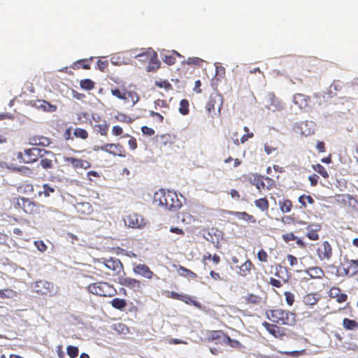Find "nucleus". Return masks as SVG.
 Wrapping results in <instances>:
<instances>
[{"label":"nucleus","mask_w":358,"mask_h":358,"mask_svg":"<svg viewBox=\"0 0 358 358\" xmlns=\"http://www.w3.org/2000/svg\"><path fill=\"white\" fill-rule=\"evenodd\" d=\"M267 315L273 322L289 326L294 325L295 323V315L289 311L276 309L268 312Z\"/></svg>","instance_id":"obj_1"},{"label":"nucleus","mask_w":358,"mask_h":358,"mask_svg":"<svg viewBox=\"0 0 358 358\" xmlns=\"http://www.w3.org/2000/svg\"><path fill=\"white\" fill-rule=\"evenodd\" d=\"M89 292L101 296H113L116 290L113 285L106 282H97L88 285Z\"/></svg>","instance_id":"obj_2"},{"label":"nucleus","mask_w":358,"mask_h":358,"mask_svg":"<svg viewBox=\"0 0 358 358\" xmlns=\"http://www.w3.org/2000/svg\"><path fill=\"white\" fill-rule=\"evenodd\" d=\"M45 152V150L32 148L24 150V157H23L22 152H19L17 157L22 159L24 163H32L37 161L38 157H43Z\"/></svg>","instance_id":"obj_3"},{"label":"nucleus","mask_w":358,"mask_h":358,"mask_svg":"<svg viewBox=\"0 0 358 358\" xmlns=\"http://www.w3.org/2000/svg\"><path fill=\"white\" fill-rule=\"evenodd\" d=\"M182 206V202L178 198L176 192L167 190L166 194V200L164 202V206L166 209L171 211H177Z\"/></svg>","instance_id":"obj_4"},{"label":"nucleus","mask_w":358,"mask_h":358,"mask_svg":"<svg viewBox=\"0 0 358 358\" xmlns=\"http://www.w3.org/2000/svg\"><path fill=\"white\" fill-rule=\"evenodd\" d=\"M32 289L35 292L40 294L52 296L55 294L54 284L45 280L36 281L32 286Z\"/></svg>","instance_id":"obj_5"},{"label":"nucleus","mask_w":358,"mask_h":358,"mask_svg":"<svg viewBox=\"0 0 358 358\" xmlns=\"http://www.w3.org/2000/svg\"><path fill=\"white\" fill-rule=\"evenodd\" d=\"M124 224L134 229H142L146 224L143 217L136 213H131L124 218Z\"/></svg>","instance_id":"obj_6"},{"label":"nucleus","mask_w":358,"mask_h":358,"mask_svg":"<svg viewBox=\"0 0 358 358\" xmlns=\"http://www.w3.org/2000/svg\"><path fill=\"white\" fill-rule=\"evenodd\" d=\"M265 107L271 112L282 110L284 106L280 101L273 93H268L265 98Z\"/></svg>","instance_id":"obj_7"},{"label":"nucleus","mask_w":358,"mask_h":358,"mask_svg":"<svg viewBox=\"0 0 358 358\" xmlns=\"http://www.w3.org/2000/svg\"><path fill=\"white\" fill-rule=\"evenodd\" d=\"M94 150H101L113 156L125 157L124 150L120 144L108 143L101 147H94Z\"/></svg>","instance_id":"obj_8"},{"label":"nucleus","mask_w":358,"mask_h":358,"mask_svg":"<svg viewBox=\"0 0 358 358\" xmlns=\"http://www.w3.org/2000/svg\"><path fill=\"white\" fill-rule=\"evenodd\" d=\"M133 272L145 279L152 280L154 277H158L150 269V268L144 264H134Z\"/></svg>","instance_id":"obj_9"},{"label":"nucleus","mask_w":358,"mask_h":358,"mask_svg":"<svg viewBox=\"0 0 358 358\" xmlns=\"http://www.w3.org/2000/svg\"><path fill=\"white\" fill-rule=\"evenodd\" d=\"M358 273V268L352 263V260H346L341 262L338 268H337V273L338 275H350L352 276Z\"/></svg>","instance_id":"obj_10"},{"label":"nucleus","mask_w":358,"mask_h":358,"mask_svg":"<svg viewBox=\"0 0 358 358\" xmlns=\"http://www.w3.org/2000/svg\"><path fill=\"white\" fill-rule=\"evenodd\" d=\"M17 203L27 213L34 214L39 213L40 205L29 199L21 198Z\"/></svg>","instance_id":"obj_11"},{"label":"nucleus","mask_w":358,"mask_h":358,"mask_svg":"<svg viewBox=\"0 0 358 358\" xmlns=\"http://www.w3.org/2000/svg\"><path fill=\"white\" fill-rule=\"evenodd\" d=\"M217 103H219V106L217 108V112L219 114H220L222 107V96L218 94L210 95L209 101H208V103L206 106V109L208 111L209 115L212 116V112H214L215 106Z\"/></svg>","instance_id":"obj_12"},{"label":"nucleus","mask_w":358,"mask_h":358,"mask_svg":"<svg viewBox=\"0 0 358 358\" xmlns=\"http://www.w3.org/2000/svg\"><path fill=\"white\" fill-rule=\"evenodd\" d=\"M119 283L136 292H139L142 289L141 282L138 280L130 277L120 278Z\"/></svg>","instance_id":"obj_13"},{"label":"nucleus","mask_w":358,"mask_h":358,"mask_svg":"<svg viewBox=\"0 0 358 358\" xmlns=\"http://www.w3.org/2000/svg\"><path fill=\"white\" fill-rule=\"evenodd\" d=\"M296 128V131H299L301 134L308 136L314 133L315 124L313 122L305 121L298 123Z\"/></svg>","instance_id":"obj_14"},{"label":"nucleus","mask_w":358,"mask_h":358,"mask_svg":"<svg viewBox=\"0 0 358 358\" xmlns=\"http://www.w3.org/2000/svg\"><path fill=\"white\" fill-rule=\"evenodd\" d=\"M65 162L69 164H71L72 166L75 169L80 168L87 169L90 168V164L86 160L79 159L73 157H66L64 159Z\"/></svg>","instance_id":"obj_15"},{"label":"nucleus","mask_w":358,"mask_h":358,"mask_svg":"<svg viewBox=\"0 0 358 358\" xmlns=\"http://www.w3.org/2000/svg\"><path fill=\"white\" fill-rule=\"evenodd\" d=\"M103 265L109 270L117 271V273L122 270L123 266L120 260L110 258L103 262Z\"/></svg>","instance_id":"obj_16"},{"label":"nucleus","mask_w":358,"mask_h":358,"mask_svg":"<svg viewBox=\"0 0 358 358\" xmlns=\"http://www.w3.org/2000/svg\"><path fill=\"white\" fill-rule=\"evenodd\" d=\"M309 97L303 94H296L293 96V103L300 109L306 108L308 105Z\"/></svg>","instance_id":"obj_17"},{"label":"nucleus","mask_w":358,"mask_h":358,"mask_svg":"<svg viewBox=\"0 0 358 358\" xmlns=\"http://www.w3.org/2000/svg\"><path fill=\"white\" fill-rule=\"evenodd\" d=\"M317 253L322 260L329 259L331 255V248L327 241L323 242L322 246L318 248Z\"/></svg>","instance_id":"obj_18"},{"label":"nucleus","mask_w":358,"mask_h":358,"mask_svg":"<svg viewBox=\"0 0 358 358\" xmlns=\"http://www.w3.org/2000/svg\"><path fill=\"white\" fill-rule=\"evenodd\" d=\"M76 211L83 215H88L93 211L92 205L88 202H80L75 205Z\"/></svg>","instance_id":"obj_19"},{"label":"nucleus","mask_w":358,"mask_h":358,"mask_svg":"<svg viewBox=\"0 0 358 358\" xmlns=\"http://www.w3.org/2000/svg\"><path fill=\"white\" fill-rule=\"evenodd\" d=\"M34 106L38 109H41L43 111L54 112L57 110V106L50 104L49 102L44 100H37L34 102Z\"/></svg>","instance_id":"obj_20"},{"label":"nucleus","mask_w":358,"mask_h":358,"mask_svg":"<svg viewBox=\"0 0 358 358\" xmlns=\"http://www.w3.org/2000/svg\"><path fill=\"white\" fill-rule=\"evenodd\" d=\"M225 213L229 215H234L239 220H242L245 222H250L252 223H255L256 222L255 217L252 215H250L245 212L225 210Z\"/></svg>","instance_id":"obj_21"},{"label":"nucleus","mask_w":358,"mask_h":358,"mask_svg":"<svg viewBox=\"0 0 358 358\" xmlns=\"http://www.w3.org/2000/svg\"><path fill=\"white\" fill-rule=\"evenodd\" d=\"M167 191L165 189H159L155 192L153 196V202L159 206H164V202L166 200V194Z\"/></svg>","instance_id":"obj_22"},{"label":"nucleus","mask_w":358,"mask_h":358,"mask_svg":"<svg viewBox=\"0 0 358 358\" xmlns=\"http://www.w3.org/2000/svg\"><path fill=\"white\" fill-rule=\"evenodd\" d=\"M304 273L311 278H321L324 275V272L320 267L309 268Z\"/></svg>","instance_id":"obj_23"},{"label":"nucleus","mask_w":358,"mask_h":358,"mask_svg":"<svg viewBox=\"0 0 358 358\" xmlns=\"http://www.w3.org/2000/svg\"><path fill=\"white\" fill-rule=\"evenodd\" d=\"M319 300L318 294L316 293L307 294L303 296V302L306 306H313Z\"/></svg>","instance_id":"obj_24"},{"label":"nucleus","mask_w":358,"mask_h":358,"mask_svg":"<svg viewBox=\"0 0 358 358\" xmlns=\"http://www.w3.org/2000/svg\"><path fill=\"white\" fill-rule=\"evenodd\" d=\"M252 266V262L250 260H246L241 266H238L239 271L238 275L241 276H247L250 273L251 267Z\"/></svg>","instance_id":"obj_25"},{"label":"nucleus","mask_w":358,"mask_h":358,"mask_svg":"<svg viewBox=\"0 0 358 358\" xmlns=\"http://www.w3.org/2000/svg\"><path fill=\"white\" fill-rule=\"evenodd\" d=\"M320 227L317 224H311L307 229V236L309 239L315 241L318 239V234L317 231L320 229Z\"/></svg>","instance_id":"obj_26"},{"label":"nucleus","mask_w":358,"mask_h":358,"mask_svg":"<svg viewBox=\"0 0 358 358\" xmlns=\"http://www.w3.org/2000/svg\"><path fill=\"white\" fill-rule=\"evenodd\" d=\"M111 94L119 99L122 100L125 103H128V98L127 96V90L125 89L121 90L115 88L111 90Z\"/></svg>","instance_id":"obj_27"},{"label":"nucleus","mask_w":358,"mask_h":358,"mask_svg":"<svg viewBox=\"0 0 358 358\" xmlns=\"http://www.w3.org/2000/svg\"><path fill=\"white\" fill-rule=\"evenodd\" d=\"M178 273L180 275L194 279L197 277L196 274L193 271L185 268L184 266H180L178 268Z\"/></svg>","instance_id":"obj_28"},{"label":"nucleus","mask_w":358,"mask_h":358,"mask_svg":"<svg viewBox=\"0 0 358 358\" xmlns=\"http://www.w3.org/2000/svg\"><path fill=\"white\" fill-rule=\"evenodd\" d=\"M112 329L116 332L122 334H127L129 331L128 327L121 322L115 323L112 325Z\"/></svg>","instance_id":"obj_29"},{"label":"nucleus","mask_w":358,"mask_h":358,"mask_svg":"<svg viewBox=\"0 0 358 358\" xmlns=\"http://www.w3.org/2000/svg\"><path fill=\"white\" fill-rule=\"evenodd\" d=\"M264 325L266 327V330L275 338L280 337L281 336L280 329L275 325L268 324L266 322H265Z\"/></svg>","instance_id":"obj_30"},{"label":"nucleus","mask_w":358,"mask_h":358,"mask_svg":"<svg viewBox=\"0 0 358 358\" xmlns=\"http://www.w3.org/2000/svg\"><path fill=\"white\" fill-rule=\"evenodd\" d=\"M17 296V292L12 289H0V299H13Z\"/></svg>","instance_id":"obj_31"},{"label":"nucleus","mask_w":358,"mask_h":358,"mask_svg":"<svg viewBox=\"0 0 358 358\" xmlns=\"http://www.w3.org/2000/svg\"><path fill=\"white\" fill-rule=\"evenodd\" d=\"M343 325L347 330H354L358 329V322L353 320L345 318L343 321Z\"/></svg>","instance_id":"obj_32"},{"label":"nucleus","mask_w":358,"mask_h":358,"mask_svg":"<svg viewBox=\"0 0 358 358\" xmlns=\"http://www.w3.org/2000/svg\"><path fill=\"white\" fill-rule=\"evenodd\" d=\"M255 204L256 207H257L259 209H260L262 211L267 210L268 208V201L264 198L257 199L255 201Z\"/></svg>","instance_id":"obj_33"},{"label":"nucleus","mask_w":358,"mask_h":358,"mask_svg":"<svg viewBox=\"0 0 358 358\" xmlns=\"http://www.w3.org/2000/svg\"><path fill=\"white\" fill-rule=\"evenodd\" d=\"M127 96L128 98V103L131 102L132 106H134L140 99L138 94L134 91L127 90Z\"/></svg>","instance_id":"obj_34"},{"label":"nucleus","mask_w":358,"mask_h":358,"mask_svg":"<svg viewBox=\"0 0 358 358\" xmlns=\"http://www.w3.org/2000/svg\"><path fill=\"white\" fill-rule=\"evenodd\" d=\"M111 305L116 309L122 310L126 306V301L124 299L115 298L111 301Z\"/></svg>","instance_id":"obj_35"},{"label":"nucleus","mask_w":358,"mask_h":358,"mask_svg":"<svg viewBox=\"0 0 358 358\" xmlns=\"http://www.w3.org/2000/svg\"><path fill=\"white\" fill-rule=\"evenodd\" d=\"M280 208L283 213H289L292 209V202L289 200H285L282 202H280Z\"/></svg>","instance_id":"obj_36"},{"label":"nucleus","mask_w":358,"mask_h":358,"mask_svg":"<svg viewBox=\"0 0 358 358\" xmlns=\"http://www.w3.org/2000/svg\"><path fill=\"white\" fill-rule=\"evenodd\" d=\"M179 112L183 115H187L189 113V102L186 99H182L180 102Z\"/></svg>","instance_id":"obj_37"},{"label":"nucleus","mask_w":358,"mask_h":358,"mask_svg":"<svg viewBox=\"0 0 358 358\" xmlns=\"http://www.w3.org/2000/svg\"><path fill=\"white\" fill-rule=\"evenodd\" d=\"M159 142L164 146H166L169 144H171L173 143L171 135L168 134L161 135L159 136Z\"/></svg>","instance_id":"obj_38"},{"label":"nucleus","mask_w":358,"mask_h":358,"mask_svg":"<svg viewBox=\"0 0 358 358\" xmlns=\"http://www.w3.org/2000/svg\"><path fill=\"white\" fill-rule=\"evenodd\" d=\"M80 86L85 90H92L94 88V83L90 79H85L80 81Z\"/></svg>","instance_id":"obj_39"},{"label":"nucleus","mask_w":358,"mask_h":358,"mask_svg":"<svg viewBox=\"0 0 358 358\" xmlns=\"http://www.w3.org/2000/svg\"><path fill=\"white\" fill-rule=\"evenodd\" d=\"M73 134L75 135L76 137L80 138L82 139H85L88 136L87 132L85 129H80V128H76L74 130Z\"/></svg>","instance_id":"obj_40"},{"label":"nucleus","mask_w":358,"mask_h":358,"mask_svg":"<svg viewBox=\"0 0 358 358\" xmlns=\"http://www.w3.org/2000/svg\"><path fill=\"white\" fill-rule=\"evenodd\" d=\"M222 336V333L219 331H213L208 333L207 338L209 341H213L216 339H220Z\"/></svg>","instance_id":"obj_41"},{"label":"nucleus","mask_w":358,"mask_h":358,"mask_svg":"<svg viewBox=\"0 0 358 358\" xmlns=\"http://www.w3.org/2000/svg\"><path fill=\"white\" fill-rule=\"evenodd\" d=\"M66 350L69 356L71 358H75L78 355V348L76 346L69 345Z\"/></svg>","instance_id":"obj_42"},{"label":"nucleus","mask_w":358,"mask_h":358,"mask_svg":"<svg viewBox=\"0 0 358 358\" xmlns=\"http://www.w3.org/2000/svg\"><path fill=\"white\" fill-rule=\"evenodd\" d=\"M223 342L232 348H238L241 345V343L238 341L231 340L229 337L227 336H223Z\"/></svg>","instance_id":"obj_43"},{"label":"nucleus","mask_w":358,"mask_h":358,"mask_svg":"<svg viewBox=\"0 0 358 358\" xmlns=\"http://www.w3.org/2000/svg\"><path fill=\"white\" fill-rule=\"evenodd\" d=\"M299 202L303 206H306V203H313V199L310 196L302 195L299 197Z\"/></svg>","instance_id":"obj_44"},{"label":"nucleus","mask_w":358,"mask_h":358,"mask_svg":"<svg viewBox=\"0 0 358 358\" xmlns=\"http://www.w3.org/2000/svg\"><path fill=\"white\" fill-rule=\"evenodd\" d=\"M253 184L256 186L258 189L262 188H264L266 187V184L264 183L263 178L262 177H257L254 178Z\"/></svg>","instance_id":"obj_45"},{"label":"nucleus","mask_w":358,"mask_h":358,"mask_svg":"<svg viewBox=\"0 0 358 358\" xmlns=\"http://www.w3.org/2000/svg\"><path fill=\"white\" fill-rule=\"evenodd\" d=\"M162 59L165 63L169 65L173 64L176 62L175 58L172 55L168 54L162 55Z\"/></svg>","instance_id":"obj_46"},{"label":"nucleus","mask_w":358,"mask_h":358,"mask_svg":"<svg viewBox=\"0 0 358 358\" xmlns=\"http://www.w3.org/2000/svg\"><path fill=\"white\" fill-rule=\"evenodd\" d=\"M34 245L37 248V249L41 252H43L47 250L46 245L42 241H34Z\"/></svg>","instance_id":"obj_47"},{"label":"nucleus","mask_w":358,"mask_h":358,"mask_svg":"<svg viewBox=\"0 0 358 358\" xmlns=\"http://www.w3.org/2000/svg\"><path fill=\"white\" fill-rule=\"evenodd\" d=\"M285 299L289 306H292L294 301V296L292 293L289 292H285Z\"/></svg>","instance_id":"obj_48"},{"label":"nucleus","mask_w":358,"mask_h":358,"mask_svg":"<svg viewBox=\"0 0 358 358\" xmlns=\"http://www.w3.org/2000/svg\"><path fill=\"white\" fill-rule=\"evenodd\" d=\"M257 258L260 262H266L268 260L267 253L264 250H261L257 253Z\"/></svg>","instance_id":"obj_49"},{"label":"nucleus","mask_w":358,"mask_h":358,"mask_svg":"<svg viewBox=\"0 0 358 358\" xmlns=\"http://www.w3.org/2000/svg\"><path fill=\"white\" fill-rule=\"evenodd\" d=\"M40 164H41V166L43 169H47L51 168V166L52 165V160L51 159H42L41 160Z\"/></svg>","instance_id":"obj_50"},{"label":"nucleus","mask_w":358,"mask_h":358,"mask_svg":"<svg viewBox=\"0 0 358 358\" xmlns=\"http://www.w3.org/2000/svg\"><path fill=\"white\" fill-rule=\"evenodd\" d=\"M260 298L256 295L250 294L247 297V301L252 304H256L259 302Z\"/></svg>","instance_id":"obj_51"},{"label":"nucleus","mask_w":358,"mask_h":358,"mask_svg":"<svg viewBox=\"0 0 358 358\" xmlns=\"http://www.w3.org/2000/svg\"><path fill=\"white\" fill-rule=\"evenodd\" d=\"M155 85L159 87H164L166 90H169L171 88V84L166 82V80L157 81L155 83Z\"/></svg>","instance_id":"obj_52"},{"label":"nucleus","mask_w":358,"mask_h":358,"mask_svg":"<svg viewBox=\"0 0 358 358\" xmlns=\"http://www.w3.org/2000/svg\"><path fill=\"white\" fill-rule=\"evenodd\" d=\"M203 60L199 57H189L187 60V64L199 65Z\"/></svg>","instance_id":"obj_53"},{"label":"nucleus","mask_w":358,"mask_h":358,"mask_svg":"<svg viewBox=\"0 0 358 358\" xmlns=\"http://www.w3.org/2000/svg\"><path fill=\"white\" fill-rule=\"evenodd\" d=\"M141 131L143 134L148 135V136H152L155 134V131L153 129L150 128L147 126H143L141 127Z\"/></svg>","instance_id":"obj_54"},{"label":"nucleus","mask_w":358,"mask_h":358,"mask_svg":"<svg viewBox=\"0 0 358 358\" xmlns=\"http://www.w3.org/2000/svg\"><path fill=\"white\" fill-rule=\"evenodd\" d=\"M150 59H149V63L154 64L155 63H159L160 64L159 61L157 59V54L155 52L151 51L150 52Z\"/></svg>","instance_id":"obj_55"},{"label":"nucleus","mask_w":358,"mask_h":358,"mask_svg":"<svg viewBox=\"0 0 358 358\" xmlns=\"http://www.w3.org/2000/svg\"><path fill=\"white\" fill-rule=\"evenodd\" d=\"M287 261L289 262V264L291 266H294L297 264L298 260L296 257L292 255H288L287 256Z\"/></svg>","instance_id":"obj_56"},{"label":"nucleus","mask_w":358,"mask_h":358,"mask_svg":"<svg viewBox=\"0 0 358 358\" xmlns=\"http://www.w3.org/2000/svg\"><path fill=\"white\" fill-rule=\"evenodd\" d=\"M182 298L184 299V300H182V301H185L186 303H187V304L192 303L195 306H197V307L199 306V303L197 302H196L195 301L192 300L191 297H189L187 295H182Z\"/></svg>","instance_id":"obj_57"},{"label":"nucleus","mask_w":358,"mask_h":358,"mask_svg":"<svg viewBox=\"0 0 358 358\" xmlns=\"http://www.w3.org/2000/svg\"><path fill=\"white\" fill-rule=\"evenodd\" d=\"M254 136L252 132H248L243 135L241 138V143H245L249 138H252Z\"/></svg>","instance_id":"obj_58"},{"label":"nucleus","mask_w":358,"mask_h":358,"mask_svg":"<svg viewBox=\"0 0 358 358\" xmlns=\"http://www.w3.org/2000/svg\"><path fill=\"white\" fill-rule=\"evenodd\" d=\"M43 189V193L45 196H49L50 193L55 192V189L53 187H49L48 185H44Z\"/></svg>","instance_id":"obj_59"},{"label":"nucleus","mask_w":358,"mask_h":358,"mask_svg":"<svg viewBox=\"0 0 358 358\" xmlns=\"http://www.w3.org/2000/svg\"><path fill=\"white\" fill-rule=\"evenodd\" d=\"M128 145L131 150H135L137 148L136 141L134 137H129Z\"/></svg>","instance_id":"obj_60"},{"label":"nucleus","mask_w":358,"mask_h":358,"mask_svg":"<svg viewBox=\"0 0 358 358\" xmlns=\"http://www.w3.org/2000/svg\"><path fill=\"white\" fill-rule=\"evenodd\" d=\"M98 128H99V131L101 135H103V136L106 135L107 131H108V126L106 124L98 125Z\"/></svg>","instance_id":"obj_61"},{"label":"nucleus","mask_w":358,"mask_h":358,"mask_svg":"<svg viewBox=\"0 0 358 358\" xmlns=\"http://www.w3.org/2000/svg\"><path fill=\"white\" fill-rule=\"evenodd\" d=\"M112 132L115 136H119L122 133V129L118 125L114 126L112 129Z\"/></svg>","instance_id":"obj_62"},{"label":"nucleus","mask_w":358,"mask_h":358,"mask_svg":"<svg viewBox=\"0 0 358 358\" xmlns=\"http://www.w3.org/2000/svg\"><path fill=\"white\" fill-rule=\"evenodd\" d=\"M348 299V296L345 294H337V302L343 303L345 302Z\"/></svg>","instance_id":"obj_63"},{"label":"nucleus","mask_w":358,"mask_h":358,"mask_svg":"<svg viewBox=\"0 0 358 358\" xmlns=\"http://www.w3.org/2000/svg\"><path fill=\"white\" fill-rule=\"evenodd\" d=\"M275 150V148L272 147V146H270L268 145V144H265L264 145V152L267 154V155H271L272 154L274 151Z\"/></svg>","instance_id":"obj_64"}]
</instances>
